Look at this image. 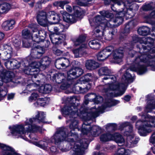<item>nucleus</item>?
<instances>
[{"mask_svg":"<svg viewBox=\"0 0 155 155\" xmlns=\"http://www.w3.org/2000/svg\"><path fill=\"white\" fill-rule=\"evenodd\" d=\"M60 36L63 39L61 38L60 36L56 35L54 33H51L49 35V37L51 43L55 48H61L62 46H65L67 43L65 41L66 38V35H62Z\"/></svg>","mask_w":155,"mask_h":155,"instance_id":"obj_12","label":"nucleus"},{"mask_svg":"<svg viewBox=\"0 0 155 155\" xmlns=\"http://www.w3.org/2000/svg\"><path fill=\"white\" fill-rule=\"evenodd\" d=\"M76 99L75 97H72L69 100V103L61 109V113L63 116L65 117L70 115L72 117L76 114L85 120H90L91 117L98 116V112H88L87 108L84 104L80 105L78 103L76 104Z\"/></svg>","mask_w":155,"mask_h":155,"instance_id":"obj_2","label":"nucleus"},{"mask_svg":"<svg viewBox=\"0 0 155 155\" xmlns=\"http://www.w3.org/2000/svg\"><path fill=\"white\" fill-rule=\"evenodd\" d=\"M15 21L14 19H10L5 21L2 24V29L5 31L12 29L15 27Z\"/></svg>","mask_w":155,"mask_h":155,"instance_id":"obj_26","label":"nucleus"},{"mask_svg":"<svg viewBox=\"0 0 155 155\" xmlns=\"http://www.w3.org/2000/svg\"><path fill=\"white\" fill-rule=\"evenodd\" d=\"M106 126L107 130L111 129L115 131L118 129V126L116 123H108Z\"/></svg>","mask_w":155,"mask_h":155,"instance_id":"obj_56","label":"nucleus"},{"mask_svg":"<svg viewBox=\"0 0 155 155\" xmlns=\"http://www.w3.org/2000/svg\"><path fill=\"white\" fill-rule=\"evenodd\" d=\"M88 45L92 49L97 50L99 49L101 46L100 41L97 39H94L89 41Z\"/></svg>","mask_w":155,"mask_h":155,"instance_id":"obj_36","label":"nucleus"},{"mask_svg":"<svg viewBox=\"0 0 155 155\" xmlns=\"http://www.w3.org/2000/svg\"><path fill=\"white\" fill-rule=\"evenodd\" d=\"M132 38V42L133 43H136L137 42L140 43L139 44L137 45L136 47L137 48H139L140 50L143 49L144 50L147 49V46L142 45V38H140L138 36L135 35L133 36Z\"/></svg>","mask_w":155,"mask_h":155,"instance_id":"obj_28","label":"nucleus"},{"mask_svg":"<svg viewBox=\"0 0 155 155\" xmlns=\"http://www.w3.org/2000/svg\"><path fill=\"white\" fill-rule=\"evenodd\" d=\"M0 148L2 149V155H21L16 152L12 147L0 143Z\"/></svg>","mask_w":155,"mask_h":155,"instance_id":"obj_18","label":"nucleus"},{"mask_svg":"<svg viewBox=\"0 0 155 155\" xmlns=\"http://www.w3.org/2000/svg\"><path fill=\"white\" fill-rule=\"evenodd\" d=\"M35 67L34 68H31L30 67H24L23 71L25 74L27 75H30L32 72H33L35 71V70H34V69H35Z\"/></svg>","mask_w":155,"mask_h":155,"instance_id":"obj_59","label":"nucleus"},{"mask_svg":"<svg viewBox=\"0 0 155 155\" xmlns=\"http://www.w3.org/2000/svg\"><path fill=\"white\" fill-rule=\"evenodd\" d=\"M87 47V45L81 44L80 47L77 48L73 49L72 52L74 54L75 57L76 58L81 57L86 53L85 51Z\"/></svg>","mask_w":155,"mask_h":155,"instance_id":"obj_23","label":"nucleus"},{"mask_svg":"<svg viewBox=\"0 0 155 155\" xmlns=\"http://www.w3.org/2000/svg\"><path fill=\"white\" fill-rule=\"evenodd\" d=\"M36 19L38 23L42 26H48V20L47 18V13L44 11H39L37 14Z\"/></svg>","mask_w":155,"mask_h":155,"instance_id":"obj_16","label":"nucleus"},{"mask_svg":"<svg viewBox=\"0 0 155 155\" xmlns=\"http://www.w3.org/2000/svg\"><path fill=\"white\" fill-rule=\"evenodd\" d=\"M117 44L123 45L113 51L111 46L106 47L98 52L96 55L97 60L103 61L112 54L113 59L115 63H120L122 61L124 53L126 48V23L124 26L121 27L117 39Z\"/></svg>","mask_w":155,"mask_h":155,"instance_id":"obj_1","label":"nucleus"},{"mask_svg":"<svg viewBox=\"0 0 155 155\" xmlns=\"http://www.w3.org/2000/svg\"><path fill=\"white\" fill-rule=\"evenodd\" d=\"M25 125H29L28 127L27 128V130L28 131L31 133H33L36 132L40 129L41 130V127L39 126L31 125L27 120L25 122Z\"/></svg>","mask_w":155,"mask_h":155,"instance_id":"obj_31","label":"nucleus"},{"mask_svg":"<svg viewBox=\"0 0 155 155\" xmlns=\"http://www.w3.org/2000/svg\"><path fill=\"white\" fill-rule=\"evenodd\" d=\"M10 58L4 59L2 58V61H3V62L5 66L7 69L11 70V67H12V63L11 62L12 61V59H11V60H9Z\"/></svg>","mask_w":155,"mask_h":155,"instance_id":"obj_50","label":"nucleus"},{"mask_svg":"<svg viewBox=\"0 0 155 155\" xmlns=\"http://www.w3.org/2000/svg\"><path fill=\"white\" fill-rule=\"evenodd\" d=\"M141 116L142 118H144L145 120H143V121L141 120H139L137 121L135 124V127L137 129L139 127H141L142 125L146 124V123L151 122V123H152V122L151 121V120H155V117H152L147 114V113L145 114L144 113L142 112L141 113Z\"/></svg>","mask_w":155,"mask_h":155,"instance_id":"obj_20","label":"nucleus"},{"mask_svg":"<svg viewBox=\"0 0 155 155\" xmlns=\"http://www.w3.org/2000/svg\"><path fill=\"white\" fill-rule=\"evenodd\" d=\"M91 74L88 73L85 74L84 77L81 79V83L82 84H85L87 83H88V84H85V86H84L83 87L80 86V87H81V88L79 89V90L81 93L84 94L87 92L91 88V85L88 82L91 81Z\"/></svg>","mask_w":155,"mask_h":155,"instance_id":"obj_14","label":"nucleus"},{"mask_svg":"<svg viewBox=\"0 0 155 155\" xmlns=\"http://www.w3.org/2000/svg\"><path fill=\"white\" fill-rule=\"evenodd\" d=\"M76 61L72 63V66L67 72V79L72 81L77 78L81 75L84 73V70L81 67L78 66Z\"/></svg>","mask_w":155,"mask_h":155,"instance_id":"obj_9","label":"nucleus"},{"mask_svg":"<svg viewBox=\"0 0 155 155\" xmlns=\"http://www.w3.org/2000/svg\"><path fill=\"white\" fill-rule=\"evenodd\" d=\"M130 5H127V20L133 18L132 11L134 8L137 6L135 3H130Z\"/></svg>","mask_w":155,"mask_h":155,"instance_id":"obj_32","label":"nucleus"},{"mask_svg":"<svg viewBox=\"0 0 155 155\" xmlns=\"http://www.w3.org/2000/svg\"><path fill=\"white\" fill-rule=\"evenodd\" d=\"M150 28L147 26H143L138 29L137 32L140 35L145 36L150 34Z\"/></svg>","mask_w":155,"mask_h":155,"instance_id":"obj_29","label":"nucleus"},{"mask_svg":"<svg viewBox=\"0 0 155 155\" xmlns=\"http://www.w3.org/2000/svg\"><path fill=\"white\" fill-rule=\"evenodd\" d=\"M117 4H112L110 5V8L112 10L116 13L115 15V19L113 20V22L114 23L117 22V23L115 25L116 26H119L121 25L124 21V17L126 15V11H124V9L122 10L120 9H117L116 8V5Z\"/></svg>","mask_w":155,"mask_h":155,"instance_id":"obj_11","label":"nucleus"},{"mask_svg":"<svg viewBox=\"0 0 155 155\" xmlns=\"http://www.w3.org/2000/svg\"><path fill=\"white\" fill-rule=\"evenodd\" d=\"M147 98L148 101L153 102L155 101V96L153 94H150L147 95Z\"/></svg>","mask_w":155,"mask_h":155,"instance_id":"obj_64","label":"nucleus"},{"mask_svg":"<svg viewBox=\"0 0 155 155\" xmlns=\"http://www.w3.org/2000/svg\"><path fill=\"white\" fill-rule=\"evenodd\" d=\"M147 66L144 64L140 65L139 62L137 63V73L140 75H141L147 71Z\"/></svg>","mask_w":155,"mask_h":155,"instance_id":"obj_47","label":"nucleus"},{"mask_svg":"<svg viewBox=\"0 0 155 155\" xmlns=\"http://www.w3.org/2000/svg\"><path fill=\"white\" fill-rule=\"evenodd\" d=\"M9 128L11 131V133L13 136H16L17 134H20L19 137L26 140L28 138L25 135L22 136L21 134H25V128L24 125L22 124H16L13 125L12 127L10 126Z\"/></svg>","mask_w":155,"mask_h":155,"instance_id":"obj_13","label":"nucleus"},{"mask_svg":"<svg viewBox=\"0 0 155 155\" xmlns=\"http://www.w3.org/2000/svg\"><path fill=\"white\" fill-rule=\"evenodd\" d=\"M81 133L85 135L84 137L80 140V145L76 144L74 146L73 151L72 155H81L84 152V149H86L88 147L90 142V130L88 127H83L81 129Z\"/></svg>","mask_w":155,"mask_h":155,"instance_id":"obj_6","label":"nucleus"},{"mask_svg":"<svg viewBox=\"0 0 155 155\" xmlns=\"http://www.w3.org/2000/svg\"><path fill=\"white\" fill-rule=\"evenodd\" d=\"M99 63L95 60L92 59L87 60L85 63V67L88 70L92 71L98 68Z\"/></svg>","mask_w":155,"mask_h":155,"instance_id":"obj_25","label":"nucleus"},{"mask_svg":"<svg viewBox=\"0 0 155 155\" xmlns=\"http://www.w3.org/2000/svg\"><path fill=\"white\" fill-rule=\"evenodd\" d=\"M86 126H90L89 128L90 129V134H88L90 138L89 142H91L94 140V137L99 136L102 132L101 128L98 126L94 125L91 127L90 124H89L86 125Z\"/></svg>","mask_w":155,"mask_h":155,"instance_id":"obj_19","label":"nucleus"},{"mask_svg":"<svg viewBox=\"0 0 155 155\" xmlns=\"http://www.w3.org/2000/svg\"><path fill=\"white\" fill-rule=\"evenodd\" d=\"M111 2L114 4H117L118 6H120L122 4H124V7H126V3L123 2L122 0H104V4L106 5H109Z\"/></svg>","mask_w":155,"mask_h":155,"instance_id":"obj_42","label":"nucleus"},{"mask_svg":"<svg viewBox=\"0 0 155 155\" xmlns=\"http://www.w3.org/2000/svg\"><path fill=\"white\" fill-rule=\"evenodd\" d=\"M94 22L95 23V25H97L96 27H95V29L93 30V32H94V34L96 35L98 37H101V35H100L99 34L101 32V34L103 35V31L104 30H105L106 29H108L109 30V31L110 29H109V28L108 29L107 28H105L104 29H102L101 27L99 28V27L98 26L99 25L97 24V23L94 22Z\"/></svg>","mask_w":155,"mask_h":155,"instance_id":"obj_41","label":"nucleus"},{"mask_svg":"<svg viewBox=\"0 0 155 155\" xmlns=\"http://www.w3.org/2000/svg\"><path fill=\"white\" fill-rule=\"evenodd\" d=\"M86 36L84 35L81 34L79 35L74 42V45L77 46L84 42L86 39Z\"/></svg>","mask_w":155,"mask_h":155,"instance_id":"obj_44","label":"nucleus"},{"mask_svg":"<svg viewBox=\"0 0 155 155\" xmlns=\"http://www.w3.org/2000/svg\"><path fill=\"white\" fill-rule=\"evenodd\" d=\"M3 64L0 60V86L3 84V82L8 83L13 82V79L14 77V73L6 70H2Z\"/></svg>","mask_w":155,"mask_h":155,"instance_id":"obj_10","label":"nucleus"},{"mask_svg":"<svg viewBox=\"0 0 155 155\" xmlns=\"http://www.w3.org/2000/svg\"><path fill=\"white\" fill-rule=\"evenodd\" d=\"M11 4L8 3L4 2L0 4V14L7 13L11 8Z\"/></svg>","mask_w":155,"mask_h":155,"instance_id":"obj_30","label":"nucleus"},{"mask_svg":"<svg viewBox=\"0 0 155 155\" xmlns=\"http://www.w3.org/2000/svg\"><path fill=\"white\" fill-rule=\"evenodd\" d=\"M134 80V79L132 75L130 73L127 71V88L128 84L133 82Z\"/></svg>","mask_w":155,"mask_h":155,"instance_id":"obj_57","label":"nucleus"},{"mask_svg":"<svg viewBox=\"0 0 155 155\" xmlns=\"http://www.w3.org/2000/svg\"><path fill=\"white\" fill-rule=\"evenodd\" d=\"M98 72L100 76H105L106 77L112 73L111 70L107 67L100 68L98 69Z\"/></svg>","mask_w":155,"mask_h":155,"instance_id":"obj_37","label":"nucleus"},{"mask_svg":"<svg viewBox=\"0 0 155 155\" xmlns=\"http://www.w3.org/2000/svg\"><path fill=\"white\" fill-rule=\"evenodd\" d=\"M62 61L63 63V64L65 66V68H67L70 66L71 67L72 66V63L74 62V61H73L70 64L69 60L68 59L65 58H61Z\"/></svg>","mask_w":155,"mask_h":155,"instance_id":"obj_60","label":"nucleus"},{"mask_svg":"<svg viewBox=\"0 0 155 155\" xmlns=\"http://www.w3.org/2000/svg\"><path fill=\"white\" fill-rule=\"evenodd\" d=\"M51 62V58L48 56H45L43 57L40 61H36L35 63L37 69L41 70H45L49 66Z\"/></svg>","mask_w":155,"mask_h":155,"instance_id":"obj_17","label":"nucleus"},{"mask_svg":"<svg viewBox=\"0 0 155 155\" xmlns=\"http://www.w3.org/2000/svg\"><path fill=\"white\" fill-rule=\"evenodd\" d=\"M31 40H27L26 39H23L22 40V47L23 48H29L31 45V43L30 42Z\"/></svg>","mask_w":155,"mask_h":155,"instance_id":"obj_55","label":"nucleus"},{"mask_svg":"<svg viewBox=\"0 0 155 155\" xmlns=\"http://www.w3.org/2000/svg\"><path fill=\"white\" fill-rule=\"evenodd\" d=\"M21 41L20 40L15 39L13 40L12 43L16 49L18 50L21 48L22 46L21 45Z\"/></svg>","mask_w":155,"mask_h":155,"instance_id":"obj_58","label":"nucleus"},{"mask_svg":"<svg viewBox=\"0 0 155 155\" xmlns=\"http://www.w3.org/2000/svg\"><path fill=\"white\" fill-rule=\"evenodd\" d=\"M54 65L55 67L59 70L65 67L61 59L57 60L55 62Z\"/></svg>","mask_w":155,"mask_h":155,"instance_id":"obj_53","label":"nucleus"},{"mask_svg":"<svg viewBox=\"0 0 155 155\" xmlns=\"http://www.w3.org/2000/svg\"><path fill=\"white\" fill-rule=\"evenodd\" d=\"M28 27L33 33L37 32L38 34L39 35L41 39L43 41H44L46 35V33L45 31L42 30L39 31L37 25L35 24H29Z\"/></svg>","mask_w":155,"mask_h":155,"instance_id":"obj_21","label":"nucleus"},{"mask_svg":"<svg viewBox=\"0 0 155 155\" xmlns=\"http://www.w3.org/2000/svg\"><path fill=\"white\" fill-rule=\"evenodd\" d=\"M8 92L7 87L3 85L0 86V101L5 97Z\"/></svg>","mask_w":155,"mask_h":155,"instance_id":"obj_43","label":"nucleus"},{"mask_svg":"<svg viewBox=\"0 0 155 155\" xmlns=\"http://www.w3.org/2000/svg\"><path fill=\"white\" fill-rule=\"evenodd\" d=\"M60 14H58L54 11H51L47 13V19L52 20L54 21L52 22L53 24H59L61 28H63L62 31H64V30L68 29L69 27V25H66V22H64L63 20H62V17Z\"/></svg>","mask_w":155,"mask_h":155,"instance_id":"obj_8","label":"nucleus"},{"mask_svg":"<svg viewBox=\"0 0 155 155\" xmlns=\"http://www.w3.org/2000/svg\"><path fill=\"white\" fill-rule=\"evenodd\" d=\"M111 135L112 136V140H114L118 143H121L125 141L122 136L119 133L111 134Z\"/></svg>","mask_w":155,"mask_h":155,"instance_id":"obj_34","label":"nucleus"},{"mask_svg":"<svg viewBox=\"0 0 155 155\" xmlns=\"http://www.w3.org/2000/svg\"><path fill=\"white\" fill-rule=\"evenodd\" d=\"M151 122H147L146 124L142 125V126L139 127L137 129L138 132L140 136H146L148 133L150 132L149 129H147V127H153L154 124L152 123V124H151Z\"/></svg>","mask_w":155,"mask_h":155,"instance_id":"obj_22","label":"nucleus"},{"mask_svg":"<svg viewBox=\"0 0 155 155\" xmlns=\"http://www.w3.org/2000/svg\"><path fill=\"white\" fill-rule=\"evenodd\" d=\"M134 47V44L131 43L130 44V48L127 47V57H133L137 52L133 50Z\"/></svg>","mask_w":155,"mask_h":155,"instance_id":"obj_46","label":"nucleus"},{"mask_svg":"<svg viewBox=\"0 0 155 155\" xmlns=\"http://www.w3.org/2000/svg\"><path fill=\"white\" fill-rule=\"evenodd\" d=\"M101 15H97L94 18V22L98 24V26L101 28L102 29H104L105 28H107L110 29L108 31L109 35L108 40H111L115 36L117 31L115 25L116 24H111L105 18L110 19L109 21L110 22L113 21L115 19L114 14L111 12V11L109 10H103L99 12Z\"/></svg>","mask_w":155,"mask_h":155,"instance_id":"obj_3","label":"nucleus"},{"mask_svg":"<svg viewBox=\"0 0 155 155\" xmlns=\"http://www.w3.org/2000/svg\"><path fill=\"white\" fill-rule=\"evenodd\" d=\"M142 8L143 10L145 11H150L153 9V7L149 3L143 5Z\"/></svg>","mask_w":155,"mask_h":155,"instance_id":"obj_63","label":"nucleus"},{"mask_svg":"<svg viewBox=\"0 0 155 155\" xmlns=\"http://www.w3.org/2000/svg\"><path fill=\"white\" fill-rule=\"evenodd\" d=\"M112 136L111 135V134L107 133L101 135L100 137V139L102 142L105 143L112 140Z\"/></svg>","mask_w":155,"mask_h":155,"instance_id":"obj_39","label":"nucleus"},{"mask_svg":"<svg viewBox=\"0 0 155 155\" xmlns=\"http://www.w3.org/2000/svg\"><path fill=\"white\" fill-rule=\"evenodd\" d=\"M46 102L44 100V98H39L38 99V101L35 103V104L36 106L44 107L46 105Z\"/></svg>","mask_w":155,"mask_h":155,"instance_id":"obj_54","label":"nucleus"},{"mask_svg":"<svg viewBox=\"0 0 155 155\" xmlns=\"http://www.w3.org/2000/svg\"><path fill=\"white\" fill-rule=\"evenodd\" d=\"M31 40L37 43H39L41 42H43V41L41 39L39 35L38 34V33L32 34V37L31 38Z\"/></svg>","mask_w":155,"mask_h":155,"instance_id":"obj_49","label":"nucleus"},{"mask_svg":"<svg viewBox=\"0 0 155 155\" xmlns=\"http://www.w3.org/2000/svg\"><path fill=\"white\" fill-rule=\"evenodd\" d=\"M51 79L53 82L58 84H60L63 81H65L67 79V78L64 76V73H59L54 74Z\"/></svg>","mask_w":155,"mask_h":155,"instance_id":"obj_27","label":"nucleus"},{"mask_svg":"<svg viewBox=\"0 0 155 155\" xmlns=\"http://www.w3.org/2000/svg\"><path fill=\"white\" fill-rule=\"evenodd\" d=\"M37 68L36 67H35V69H34L35 71H34L33 72H32L31 73V74H30L31 75V79H33V78H37V77L38 76V74L40 71H42L41 69H39V70L38 71V69H37Z\"/></svg>","mask_w":155,"mask_h":155,"instance_id":"obj_62","label":"nucleus"},{"mask_svg":"<svg viewBox=\"0 0 155 155\" xmlns=\"http://www.w3.org/2000/svg\"><path fill=\"white\" fill-rule=\"evenodd\" d=\"M119 72L122 75L121 81L123 82L111 84L109 86V89L111 91H118L117 93H110V95L111 97H117L122 95L126 90V64L120 68Z\"/></svg>","mask_w":155,"mask_h":155,"instance_id":"obj_5","label":"nucleus"},{"mask_svg":"<svg viewBox=\"0 0 155 155\" xmlns=\"http://www.w3.org/2000/svg\"><path fill=\"white\" fill-rule=\"evenodd\" d=\"M95 95V97L92 99V101L96 104H98L101 103L103 100V97L99 95H97L96 94H94Z\"/></svg>","mask_w":155,"mask_h":155,"instance_id":"obj_51","label":"nucleus"},{"mask_svg":"<svg viewBox=\"0 0 155 155\" xmlns=\"http://www.w3.org/2000/svg\"><path fill=\"white\" fill-rule=\"evenodd\" d=\"M70 2L68 0L60 1H59L55 2L53 3V5L54 6L59 7L62 8H63L65 5L68 4Z\"/></svg>","mask_w":155,"mask_h":155,"instance_id":"obj_48","label":"nucleus"},{"mask_svg":"<svg viewBox=\"0 0 155 155\" xmlns=\"http://www.w3.org/2000/svg\"><path fill=\"white\" fill-rule=\"evenodd\" d=\"M22 61V59L20 58L15 59H12V67L11 69L14 70L19 69L21 67V63Z\"/></svg>","mask_w":155,"mask_h":155,"instance_id":"obj_33","label":"nucleus"},{"mask_svg":"<svg viewBox=\"0 0 155 155\" xmlns=\"http://www.w3.org/2000/svg\"><path fill=\"white\" fill-rule=\"evenodd\" d=\"M80 9L79 6H73L74 13L72 14L68 13L66 11H60L62 19L64 22H66V25H68L69 26L71 25L76 23L77 21V18L81 19L83 18V12L79 11Z\"/></svg>","mask_w":155,"mask_h":155,"instance_id":"obj_7","label":"nucleus"},{"mask_svg":"<svg viewBox=\"0 0 155 155\" xmlns=\"http://www.w3.org/2000/svg\"><path fill=\"white\" fill-rule=\"evenodd\" d=\"M45 117L42 115L40 116L39 114H38L35 116V117L33 119L34 120H37L39 121V122H42L43 123H45L44 121V119Z\"/></svg>","mask_w":155,"mask_h":155,"instance_id":"obj_61","label":"nucleus"},{"mask_svg":"<svg viewBox=\"0 0 155 155\" xmlns=\"http://www.w3.org/2000/svg\"><path fill=\"white\" fill-rule=\"evenodd\" d=\"M52 87L49 84H46L40 87V90L43 94H47L50 93L52 91Z\"/></svg>","mask_w":155,"mask_h":155,"instance_id":"obj_38","label":"nucleus"},{"mask_svg":"<svg viewBox=\"0 0 155 155\" xmlns=\"http://www.w3.org/2000/svg\"><path fill=\"white\" fill-rule=\"evenodd\" d=\"M32 34L28 28L24 29L21 31V35L23 39L31 40L32 37Z\"/></svg>","mask_w":155,"mask_h":155,"instance_id":"obj_40","label":"nucleus"},{"mask_svg":"<svg viewBox=\"0 0 155 155\" xmlns=\"http://www.w3.org/2000/svg\"><path fill=\"white\" fill-rule=\"evenodd\" d=\"M154 39L150 37H147L146 38H142L143 44L146 45V46H146L147 47H150L149 45H152L153 44Z\"/></svg>","mask_w":155,"mask_h":155,"instance_id":"obj_45","label":"nucleus"},{"mask_svg":"<svg viewBox=\"0 0 155 155\" xmlns=\"http://www.w3.org/2000/svg\"><path fill=\"white\" fill-rule=\"evenodd\" d=\"M46 51L45 48L44 46L37 45L32 48L31 55L34 59H39L42 56Z\"/></svg>","mask_w":155,"mask_h":155,"instance_id":"obj_15","label":"nucleus"},{"mask_svg":"<svg viewBox=\"0 0 155 155\" xmlns=\"http://www.w3.org/2000/svg\"><path fill=\"white\" fill-rule=\"evenodd\" d=\"M33 58H34L31 57V56L27 57L25 59H22V61L21 62V67L31 68L36 67V66L35 64L36 61H33Z\"/></svg>","mask_w":155,"mask_h":155,"instance_id":"obj_24","label":"nucleus"},{"mask_svg":"<svg viewBox=\"0 0 155 155\" xmlns=\"http://www.w3.org/2000/svg\"><path fill=\"white\" fill-rule=\"evenodd\" d=\"M77 128L76 125H74L73 123L70 124L69 126L59 128L57 129L52 139L55 144L59 145L67 137L74 136L76 135L75 132L73 133L72 131H74Z\"/></svg>","mask_w":155,"mask_h":155,"instance_id":"obj_4","label":"nucleus"},{"mask_svg":"<svg viewBox=\"0 0 155 155\" xmlns=\"http://www.w3.org/2000/svg\"><path fill=\"white\" fill-rule=\"evenodd\" d=\"M68 81L67 79L65 81H63L61 83V85L60 86V88L62 90H65L70 87L71 84H69L68 81Z\"/></svg>","mask_w":155,"mask_h":155,"instance_id":"obj_52","label":"nucleus"},{"mask_svg":"<svg viewBox=\"0 0 155 155\" xmlns=\"http://www.w3.org/2000/svg\"><path fill=\"white\" fill-rule=\"evenodd\" d=\"M4 48L5 49L7 53L6 56L8 58H11L14 55V51L13 48L8 43L5 44L4 46Z\"/></svg>","mask_w":155,"mask_h":155,"instance_id":"obj_35","label":"nucleus"}]
</instances>
